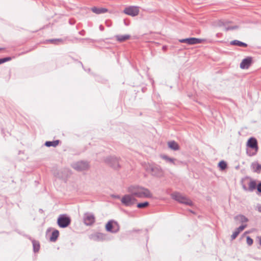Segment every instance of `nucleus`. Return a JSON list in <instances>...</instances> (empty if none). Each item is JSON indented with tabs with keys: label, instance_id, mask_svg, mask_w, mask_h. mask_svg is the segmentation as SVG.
Masks as SVG:
<instances>
[{
	"label": "nucleus",
	"instance_id": "nucleus-38",
	"mask_svg": "<svg viewBox=\"0 0 261 261\" xmlns=\"http://www.w3.org/2000/svg\"><path fill=\"white\" fill-rule=\"evenodd\" d=\"M27 237L28 238V239L29 240H30L32 243H33V240H35V239H33L31 236H27Z\"/></svg>",
	"mask_w": 261,
	"mask_h": 261
},
{
	"label": "nucleus",
	"instance_id": "nucleus-28",
	"mask_svg": "<svg viewBox=\"0 0 261 261\" xmlns=\"http://www.w3.org/2000/svg\"><path fill=\"white\" fill-rule=\"evenodd\" d=\"M234 219L239 220L241 223L247 222L248 221L247 218L243 215H239L234 217Z\"/></svg>",
	"mask_w": 261,
	"mask_h": 261
},
{
	"label": "nucleus",
	"instance_id": "nucleus-40",
	"mask_svg": "<svg viewBox=\"0 0 261 261\" xmlns=\"http://www.w3.org/2000/svg\"><path fill=\"white\" fill-rule=\"evenodd\" d=\"M113 197L115 198H116V199H120V196L118 195H113Z\"/></svg>",
	"mask_w": 261,
	"mask_h": 261
},
{
	"label": "nucleus",
	"instance_id": "nucleus-3",
	"mask_svg": "<svg viewBox=\"0 0 261 261\" xmlns=\"http://www.w3.org/2000/svg\"><path fill=\"white\" fill-rule=\"evenodd\" d=\"M171 197L172 199L180 203L185 204L190 206L193 205V202L191 200L179 192L173 193L171 194Z\"/></svg>",
	"mask_w": 261,
	"mask_h": 261
},
{
	"label": "nucleus",
	"instance_id": "nucleus-7",
	"mask_svg": "<svg viewBox=\"0 0 261 261\" xmlns=\"http://www.w3.org/2000/svg\"><path fill=\"white\" fill-rule=\"evenodd\" d=\"M137 200L132 195V194H126L121 199V203L125 206H132Z\"/></svg>",
	"mask_w": 261,
	"mask_h": 261
},
{
	"label": "nucleus",
	"instance_id": "nucleus-31",
	"mask_svg": "<svg viewBox=\"0 0 261 261\" xmlns=\"http://www.w3.org/2000/svg\"><path fill=\"white\" fill-rule=\"evenodd\" d=\"M148 205H149V202L147 201H145L144 202L138 203L137 206L139 208H143L147 207Z\"/></svg>",
	"mask_w": 261,
	"mask_h": 261
},
{
	"label": "nucleus",
	"instance_id": "nucleus-42",
	"mask_svg": "<svg viewBox=\"0 0 261 261\" xmlns=\"http://www.w3.org/2000/svg\"><path fill=\"white\" fill-rule=\"evenodd\" d=\"M84 39H83V38L79 39V40H84ZM75 40H76V41H77V40H79V39H77V38H75Z\"/></svg>",
	"mask_w": 261,
	"mask_h": 261
},
{
	"label": "nucleus",
	"instance_id": "nucleus-15",
	"mask_svg": "<svg viewBox=\"0 0 261 261\" xmlns=\"http://www.w3.org/2000/svg\"><path fill=\"white\" fill-rule=\"evenodd\" d=\"M252 62V58L251 57H247L244 59L240 63V68L241 69H248L251 65Z\"/></svg>",
	"mask_w": 261,
	"mask_h": 261
},
{
	"label": "nucleus",
	"instance_id": "nucleus-29",
	"mask_svg": "<svg viewBox=\"0 0 261 261\" xmlns=\"http://www.w3.org/2000/svg\"><path fill=\"white\" fill-rule=\"evenodd\" d=\"M14 57H9V56L5 57L4 58H0V64H3V63L8 62V61H10Z\"/></svg>",
	"mask_w": 261,
	"mask_h": 261
},
{
	"label": "nucleus",
	"instance_id": "nucleus-23",
	"mask_svg": "<svg viewBox=\"0 0 261 261\" xmlns=\"http://www.w3.org/2000/svg\"><path fill=\"white\" fill-rule=\"evenodd\" d=\"M115 37L117 41L122 42L129 39L130 38V36L129 35H117Z\"/></svg>",
	"mask_w": 261,
	"mask_h": 261
},
{
	"label": "nucleus",
	"instance_id": "nucleus-17",
	"mask_svg": "<svg viewBox=\"0 0 261 261\" xmlns=\"http://www.w3.org/2000/svg\"><path fill=\"white\" fill-rule=\"evenodd\" d=\"M57 224L60 228H65V214H61L57 219Z\"/></svg>",
	"mask_w": 261,
	"mask_h": 261
},
{
	"label": "nucleus",
	"instance_id": "nucleus-21",
	"mask_svg": "<svg viewBox=\"0 0 261 261\" xmlns=\"http://www.w3.org/2000/svg\"><path fill=\"white\" fill-rule=\"evenodd\" d=\"M91 11L95 14H99L107 12L108 10L104 8H97L96 7H93L91 8Z\"/></svg>",
	"mask_w": 261,
	"mask_h": 261
},
{
	"label": "nucleus",
	"instance_id": "nucleus-33",
	"mask_svg": "<svg viewBox=\"0 0 261 261\" xmlns=\"http://www.w3.org/2000/svg\"><path fill=\"white\" fill-rule=\"evenodd\" d=\"M56 176L57 178H58L59 179H61V180H63L64 182H65V177L64 176V175H60V174L59 172H58Z\"/></svg>",
	"mask_w": 261,
	"mask_h": 261
},
{
	"label": "nucleus",
	"instance_id": "nucleus-8",
	"mask_svg": "<svg viewBox=\"0 0 261 261\" xmlns=\"http://www.w3.org/2000/svg\"><path fill=\"white\" fill-rule=\"evenodd\" d=\"M147 171L150 172L152 176L156 177H161L164 173L163 169L159 165H149L147 169Z\"/></svg>",
	"mask_w": 261,
	"mask_h": 261
},
{
	"label": "nucleus",
	"instance_id": "nucleus-20",
	"mask_svg": "<svg viewBox=\"0 0 261 261\" xmlns=\"http://www.w3.org/2000/svg\"><path fill=\"white\" fill-rule=\"evenodd\" d=\"M60 142L61 141L59 140L46 141L44 143V145L47 147H56L59 144Z\"/></svg>",
	"mask_w": 261,
	"mask_h": 261
},
{
	"label": "nucleus",
	"instance_id": "nucleus-10",
	"mask_svg": "<svg viewBox=\"0 0 261 261\" xmlns=\"http://www.w3.org/2000/svg\"><path fill=\"white\" fill-rule=\"evenodd\" d=\"M139 7L138 6H129L125 8L123 13L131 16H137L139 13Z\"/></svg>",
	"mask_w": 261,
	"mask_h": 261
},
{
	"label": "nucleus",
	"instance_id": "nucleus-24",
	"mask_svg": "<svg viewBox=\"0 0 261 261\" xmlns=\"http://www.w3.org/2000/svg\"><path fill=\"white\" fill-rule=\"evenodd\" d=\"M251 168L254 172L259 173L261 171V165L257 162L252 163Z\"/></svg>",
	"mask_w": 261,
	"mask_h": 261
},
{
	"label": "nucleus",
	"instance_id": "nucleus-35",
	"mask_svg": "<svg viewBox=\"0 0 261 261\" xmlns=\"http://www.w3.org/2000/svg\"><path fill=\"white\" fill-rule=\"evenodd\" d=\"M256 189L258 192L261 193V182L256 185Z\"/></svg>",
	"mask_w": 261,
	"mask_h": 261
},
{
	"label": "nucleus",
	"instance_id": "nucleus-45",
	"mask_svg": "<svg viewBox=\"0 0 261 261\" xmlns=\"http://www.w3.org/2000/svg\"><path fill=\"white\" fill-rule=\"evenodd\" d=\"M4 49V48L0 47V50Z\"/></svg>",
	"mask_w": 261,
	"mask_h": 261
},
{
	"label": "nucleus",
	"instance_id": "nucleus-30",
	"mask_svg": "<svg viewBox=\"0 0 261 261\" xmlns=\"http://www.w3.org/2000/svg\"><path fill=\"white\" fill-rule=\"evenodd\" d=\"M218 166L221 170H224L227 167V164L225 161H221L218 164Z\"/></svg>",
	"mask_w": 261,
	"mask_h": 261
},
{
	"label": "nucleus",
	"instance_id": "nucleus-25",
	"mask_svg": "<svg viewBox=\"0 0 261 261\" xmlns=\"http://www.w3.org/2000/svg\"><path fill=\"white\" fill-rule=\"evenodd\" d=\"M161 157L162 159L164 160L168 163H169L170 164H172L175 165H176V159H175L170 158L166 155H161Z\"/></svg>",
	"mask_w": 261,
	"mask_h": 261
},
{
	"label": "nucleus",
	"instance_id": "nucleus-19",
	"mask_svg": "<svg viewBox=\"0 0 261 261\" xmlns=\"http://www.w3.org/2000/svg\"><path fill=\"white\" fill-rule=\"evenodd\" d=\"M45 43H51L55 45H59L60 44H63V40L61 38L58 39H47L45 41Z\"/></svg>",
	"mask_w": 261,
	"mask_h": 261
},
{
	"label": "nucleus",
	"instance_id": "nucleus-22",
	"mask_svg": "<svg viewBox=\"0 0 261 261\" xmlns=\"http://www.w3.org/2000/svg\"><path fill=\"white\" fill-rule=\"evenodd\" d=\"M168 146L171 149L176 151L179 149V146L175 141H171L168 142Z\"/></svg>",
	"mask_w": 261,
	"mask_h": 261
},
{
	"label": "nucleus",
	"instance_id": "nucleus-36",
	"mask_svg": "<svg viewBox=\"0 0 261 261\" xmlns=\"http://www.w3.org/2000/svg\"><path fill=\"white\" fill-rule=\"evenodd\" d=\"M68 22L71 25H73L75 23V20L73 19H70L68 21Z\"/></svg>",
	"mask_w": 261,
	"mask_h": 261
},
{
	"label": "nucleus",
	"instance_id": "nucleus-12",
	"mask_svg": "<svg viewBox=\"0 0 261 261\" xmlns=\"http://www.w3.org/2000/svg\"><path fill=\"white\" fill-rule=\"evenodd\" d=\"M248 188L247 187L246 185L244 184L243 181L242 182V186L243 190L245 191H248L249 192H252L256 188V183L254 180L250 179V180L247 182Z\"/></svg>",
	"mask_w": 261,
	"mask_h": 261
},
{
	"label": "nucleus",
	"instance_id": "nucleus-1",
	"mask_svg": "<svg viewBox=\"0 0 261 261\" xmlns=\"http://www.w3.org/2000/svg\"><path fill=\"white\" fill-rule=\"evenodd\" d=\"M128 192L134 197L138 198H151L152 195L147 188L139 186H131L128 188Z\"/></svg>",
	"mask_w": 261,
	"mask_h": 261
},
{
	"label": "nucleus",
	"instance_id": "nucleus-46",
	"mask_svg": "<svg viewBox=\"0 0 261 261\" xmlns=\"http://www.w3.org/2000/svg\"><path fill=\"white\" fill-rule=\"evenodd\" d=\"M2 132L3 134L4 133V129H2Z\"/></svg>",
	"mask_w": 261,
	"mask_h": 261
},
{
	"label": "nucleus",
	"instance_id": "nucleus-9",
	"mask_svg": "<svg viewBox=\"0 0 261 261\" xmlns=\"http://www.w3.org/2000/svg\"><path fill=\"white\" fill-rule=\"evenodd\" d=\"M105 162L114 169L117 170L120 168L119 159L114 156L107 157L105 160Z\"/></svg>",
	"mask_w": 261,
	"mask_h": 261
},
{
	"label": "nucleus",
	"instance_id": "nucleus-37",
	"mask_svg": "<svg viewBox=\"0 0 261 261\" xmlns=\"http://www.w3.org/2000/svg\"><path fill=\"white\" fill-rule=\"evenodd\" d=\"M85 33H86V32L84 30H83L79 32V34L82 36H84L85 35Z\"/></svg>",
	"mask_w": 261,
	"mask_h": 261
},
{
	"label": "nucleus",
	"instance_id": "nucleus-39",
	"mask_svg": "<svg viewBox=\"0 0 261 261\" xmlns=\"http://www.w3.org/2000/svg\"><path fill=\"white\" fill-rule=\"evenodd\" d=\"M99 28L101 31H103L104 30V27L102 25H100Z\"/></svg>",
	"mask_w": 261,
	"mask_h": 261
},
{
	"label": "nucleus",
	"instance_id": "nucleus-2",
	"mask_svg": "<svg viewBox=\"0 0 261 261\" xmlns=\"http://www.w3.org/2000/svg\"><path fill=\"white\" fill-rule=\"evenodd\" d=\"M247 146L251 149H247L246 153L248 156H252L256 154L258 147L257 140L255 138L251 137L248 140Z\"/></svg>",
	"mask_w": 261,
	"mask_h": 261
},
{
	"label": "nucleus",
	"instance_id": "nucleus-44",
	"mask_svg": "<svg viewBox=\"0 0 261 261\" xmlns=\"http://www.w3.org/2000/svg\"><path fill=\"white\" fill-rule=\"evenodd\" d=\"M259 244L261 246V237L259 238Z\"/></svg>",
	"mask_w": 261,
	"mask_h": 261
},
{
	"label": "nucleus",
	"instance_id": "nucleus-13",
	"mask_svg": "<svg viewBox=\"0 0 261 261\" xmlns=\"http://www.w3.org/2000/svg\"><path fill=\"white\" fill-rule=\"evenodd\" d=\"M179 41L181 43H186L190 45H193L202 43L203 39L196 38H189L180 39Z\"/></svg>",
	"mask_w": 261,
	"mask_h": 261
},
{
	"label": "nucleus",
	"instance_id": "nucleus-41",
	"mask_svg": "<svg viewBox=\"0 0 261 261\" xmlns=\"http://www.w3.org/2000/svg\"><path fill=\"white\" fill-rule=\"evenodd\" d=\"M39 212L40 213H43L44 212V211L42 208H39Z\"/></svg>",
	"mask_w": 261,
	"mask_h": 261
},
{
	"label": "nucleus",
	"instance_id": "nucleus-14",
	"mask_svg": "<svg viewBox=\"0 0 261 261\" xmlns=\"http://www.w3.org/2000/svg\"><path fill=\"white\" fill-rule=\"evenodd\" d=\"M84 222L86 225H91L95 222V217L93 214L86 213L84 216Z\"/></svg>",
	"mask_w": 261,
	"mask_h": 261
},
{
	"label": "nucleus",
	"instance_id": "nucleus-11",
	"mask_svg": "<svg viewBox=\"0 0 261 261\" xmlns=\"http://www.w3.org/2000/svg\"><path fill=\"white\" fill-rule=\"evenodd\" d=\"M90 239L94 241H103L107 240V235L105 233L97 232L91 234Z\"/></svg>",
	"mask_w": 261,
	"mask_h": 261
},
{
	"label": "nucleus",
	"instance_id": "nucleus-18",
	"mask_svg": "<svg viewBox=\"0 0 261 261\" xmlns=\"http://www.w3.org/2000/svg\"><path fill=\"white\" fill-rule=\"evenodd\" d=\"M247 226V225H242L239 227H238L235 231L233 232L231 236V240H234L237 236L239 235V234L240 233L241 231L243 230L245 227Z\"/></svg>",
	"mask_w": 261,
	"mask_h": 261
},
{
	"label": "nucleus",
	"instance_id": "nucleus-6",
	"mask_svg": "<svg viewBox=\"0 0 261 261\" xmlns=\"http://www.w3.org/2000/svg\"><path fill=\"white\" fill-rule=\"evenodd\" d=\"M72 167L76 171H83L88 170L90 168V165L87 161H80L73 163Z\"/></svg>",
	"mask_w": 261,
	"mask_h": 261
},
{
	"label": "nucleus",
	"instance_id": "nucleus-16",
	"mask_svg": "<svg viewBox=\"0 0 261 261\" xmlns=\"http://www.w3.org/2000/svg\"><path fill=\"white\" fill-rule=\"evenodd\" d=\"M229 21H224V20H219L218 22V25L219 27H223L225 28V31H227L229 30H233L238 28V26L234 25L232 27L228 26V23Z\"/></svg>",
	"mask_w": 261,
	"mask_h": 261
},
{
	"label": "nucleus",
	"instance_id": "nucleus-32",
	"mask_svg": "<svg viewBox=\"0 0 261 261\" xmlns=\"http://www.w3.org/2000/svg\"><path fill=\"white\" fill-rule=\"evenodd\" d=\"M246 242L247 244L250 246L253 244V241L249 236H247L246 238Z\"/></svg>",
	"mask_w": 261,
	"mask_h": 261
},
{
	"label": "nucleus",
	"instance_id": "nucleus-43",
	"mask_svg": "<svg viewBox=\"0 0 261 261\" xmlns=\"http://www.w3.org/2000/svg\"><path fill=\"white\" fill-rule=\"evenodd\" d=\"M258 211L259 212H261V206H259V207L258 208Z\"/></svg>",
	"mask_w": 261,
	"mask_h": 261
},
{
	"label": "nucleus",
	"instance_id": "nucleus-27",
	"mask_svg": "<svg viewBox=\"0 0 261 261\" xmlns=\"http://www.w3.org/2000/svg\"><path fill=\"white\" fill-rule=\"evenodd\" d=\"M230 44L233 45H236L238 46H242L244 47H246L248 45L244 42H243L241 41L238 40H234L230 42Z\"/></svg>",
	"mask_w": 261,
	"mask_h": 261
},
{
	"label": "nucleus",
	"instance_id": "nucleus-26",
	"mask_svg": "<svg viewBox=\"0 0 261 261\" xmlns=\"http://www.w3.org/2000/svg\"><path fill=\"white\" fill-rule=\"evenodd\" d=\"M33 250L34 253L38 252L40 248V244L38 241L33 240Z\"/></svg>",
	"mask_w": 261,
	"mask_h": 261
},
{
	"label": "nucleus",
	"instance_id": "nucleus-5",
	"mask_svg": "<svg viewBox=\"0 0 261 261\" xmlns=\"http://www.w3.org/2000/svg\"><path fill=\"white\" fill-rule=\"evenodd\" d=\"M106 229L108 232L115 233L119 231L120 225L117 221L111 220L106 224Z\"/></svg>",
	"mask_w": 261,
	"mask_h": 261
},
{
	"label": "nucleus",
	"instance_id": "nucleus-4",
	"mask_svg": "<svg viewBox=\"0 0 261 261\" xmlns=\"http://www.w3.org/2000/svg\"><path fill=\"white\" fill-rule=\"evenodd\" d=\"M59 234L58 230L51 227L48 228L46 231V237L51 242H55L58 240Z\"/></svg>",
	"mask_w": 261,
	"mask_h": 261
},
{
	"label": "nucleus",
	"instance_id": "nucleus-34",
	"mask_svg": "<svg viewBox=\"0 0 261 261\" xmlns=\"http://www.w3.org/2000/svg\"><path fill=\"white\" fill-rule=\"evenodd\" d=\"M71 220L69 217L66 216V226L67 227L70 223Z\"/></svg>",
	"mask_w": 261,
	"mask_h": 261
},
{
	"label": "nucleus",
	"instance_id": "nucleus-47",
	"mask_svg": "<svg viewBox=\"0 0 261 261\" xmlns=\"http://www.w3.org/2000/svg\"><path fill=\"white\" fill-rule=\"evenodd\" d=\"M165 48H166V47H165V46H164L163 47V49H165Z\"/></svg>",
	"mask_w": 261,
	"mask_h": 261
}]
</instances>
